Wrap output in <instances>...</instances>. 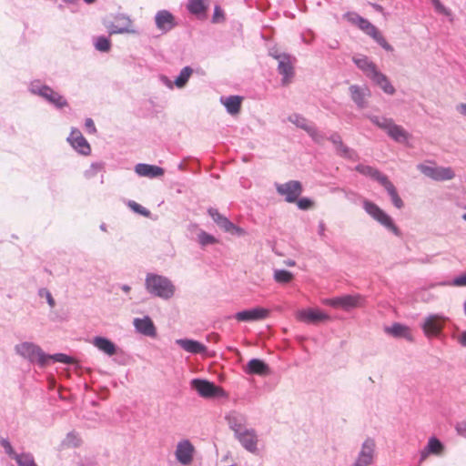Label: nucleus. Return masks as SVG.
Instances as JSON below:
<instances>
[{
    "mask_svg": "<svg viewBox=\"0 0 466 466\" xmlns=\"http://www.w3.org/2000/svg\"><path fill=\"white\" fill-rule=\"evenodd\" d=\"M14 459L18 466H37L33 455L30 453L14 454Z\"/></svg>",
    "mask_w": 466,
    "mask_h": 466,
    "instance_id": "nucleus-42",
    "label": "nucleus"
},
{
    "mask_svg": "<svg viewBox=\"0 0 466 466\" xmlns=\"http://www.w3.org/2000/svg\"><path fill=\"white\" fill-rule=\"evenodd\" d=\"M65 441L67 445H71L73 447H77L80 445V439H79L78 435L73 431L69 432L66 435Z\"/></svg>",
    "mask_w": 466,
    "mask_h": 466,
    "instance_id": "nucleus-52",
    "label": "nucleus"
},
{
    "mask_svg": "<svg viewBox=\"0 0 466 466\" xmlns=\"http://www.w3.org/2000/svg\"><path fill=\"white\" fill-rule=\"evenodd\" d=\"M67 140L71 146L82 155L87 156L90 154V146L77 128H72Z\"/></svg>",
    "mask_w": 466,
    "mask_h": 466,
    "instance_id": "nucleus-16",
    "label": "nucleus"
},
{
    "mask_svg": "<svg viewBox=\"0 0 466 466\" xmlns=\"http://www.w3.org/2000/svg\"><path fill=\"white\" fill-rule=\"evenodd\" d=\"M236 439L248 451L255 453L258 451V435L254 429L246 428L235 435Z\"/></svg>",
    "mask_w": 466,
    "mask_h": 466,
    "instance_id": "nucleus-12",
    "label": "nucleus"
},
{
    "mask_svg": "<svg viewBox=\"0 0 466 466\" xmlns=\"http://www.w3.org/2000/svg\"><path fill=\"white\" fill-rule=\"evenodd\" d=\"M459 342L461 346L466 347V330L461 333Z\"/></svg>",
    "mask_w": 466,
    "mask_h": 466,
    "instance_id": "nucleus-61",
    "label": "nucleus"
},
{
    "mask_svg": "<svg viewBox=\"0 0 466 466\" xmlns=\"http://www.w3.org/2000/svg\"><path fill=\"white\" fill-rule=\"evenodd\" d=\"M288 120L294 124L297 127L303 129L307 133L313 126L306 117L299 114H292L288 117Z\"/></svg>",
    "mask_w": 466,
    "mask_h": 466,
    "instance_id": "nucleus-38",
    "label": "nucleus"
},
{
    "mask_svg": "<svg viewBox=\"0 0 466 466\" xmlns=\"http://www.w3.org/2000/svg\"><path fill=\"white\" fill-rule=\"evenodd\" d=\"M45 292H46V301H47L48 305L51 308L55 307L56 302H55V299L52 297L51 293L48 290H45Z\"/></svg>",
    "mask_w": 466,
    "mask_h": 466,
    "instance_id": "nucleus-59",
    "label": "nucleus"
},
{
    "mask_svg": "<svg viewBox=\"0 0 466 466\" xmlns=\"http://www.w3.org/2000/svg\"><path fill=\"white\" fill-rule=\"evenodd\" d=\"M269 310L261 307L238 311L234 315L238 321L251 322L265 319L268 317Z\"/></svg>",
    "mask_w": 466,
    "mask_h": 466,
    "instance_id": "nucleus-11",
    "label": "nucleus"
},
{
    "mask_svg": "<svg viewBox=\"0 0 466 466\" xmlns=\"http://www.w3.org/2000/svg\"><path fill=\"white\" fill-rule=\"evenodd\" d=\"M246 373L259 376H267L270 373L269 367L259 359L250 360L245 369Z\"/></svg>",
    "mask_w": 466,
    "mask_h": 466,
    "instance_id": "nucleus-26",
    "label": "nucleus"
},
{
    "mask_svg": "<svg viewBox=\"0 0 466 466\" xmlns=\"http://www.w3.org/2000/svg\"><path fill=\"white\" fill-rule=\"evenodd\" d=\"M324 232H325V225H324L323 222H320L319 225V234L320 236H323Z\"/></svg>",
    "mask_w": 466,
    "mask_h": 466,
    "instance_id": "nucleus-63",
    "label": "nucleus"
},
{
    "mask_svg": "<svg viewBox=\"0 0 466 466\" xmlns=\"http://www.w3.org/2000/svg\"><path fill=\"white\" fill-rule=\"evenodd\" d=\"M417 169L424 176L435 181L451 180L455 177V173L451 167L429 166L421 163L417 165Z\"/></svg>",
    "mask_w": 466,
    "mask_h": 466,
    "instance_id": "nucleus-5",
    "label": "nucleus"
},
{
    "mask_svg": "<svg viewBox=\"0 0 466 466\" xmlns=\"http://www.w3.org/2000/svg\"><path fill=\"white\" fill-rule=\"evenodd\" d=\"M374 125H376L380 129L388 132L391 125L394 121L391 118H387L385 116H379L374 115H367L366 116Z\"/></svg>",
    "mask_w": 466,
    "mask_h": 466,
    "instance_id": "nucleus-39",
    "label": "nucleus"
},
{
    "mask_svg": "<svg viewBox=\"0 0 466 466\" xmlns=\"http://www.w3.org/2000/svg\"><path fill=\"white\" fill-rule=\"evenodd\" d=\"M208 215L211 217L213 221L225 231L228 226L230 225V220L220 214L217 208H209L208 209Z\"/></svg>",
    "mask_w": 466,
    "mask_h": 466,
    "instance_id": "nucleus-36",
    "label": "nucleus"
},
{
    "mask_svg": "<svg viewBox=\"0 0 466 466\" xmlns=\"http://www.w3.org/2000/svg\"><path fill=\"white\" fill-rule=\"evenodd\" d=\"M136 330L142 335L154 338L157 335L156 327L148 316L144 318H136L133 321Z\"/></svg>",
    "mask_w": 466,
    "mask_h": 466,
    "instance_id": "nucleus-21",
    "label": "nucleus"
},
{
    "mask_svg": "<svg viewBox=\"0 0 466 466\" xmlns=\"http://www.w3.org/2000/svg\"><path fill=\"white\" fill-rule=\"evenodd\" d=\"M195 448L188 440L179 441L176 449V459L183 465H188L193 460Z\"/></svg>",
    "mask_w": 466,
    "mask_h": 466,
    "instance_id": "nucleus-15",
    "label": "nucleus"
},
{
    "mask_svg": "<svg viewBox=\"0 0 466 466\" xmlns=\"http://www.w3.org/2000/svg\"><path fill=\"white\" fill-rule=\"evenodd\" d=\"M116 22H123V26L117 25V24H115L112 22L106 24V27L109 35L134 33L135 32L134 30L131 29L132 21L127 15H116Z\"/></svg>",
    "mask_w": 466,
    "mask_h": 466,
    "instance_id": "nucleus-20",
    "label": "nucleus"
},
{
    "mask_svg": "<svg viewBox=\"0 0 466 466\" xmlns=\"http://www.w3.org/2000/svg\"><path fill=\"white\" fill-rule=\"evenodd\" d=\"M429 455H431V453L429 451H427V449L424 447V449L421 450L420 452L419 462L421 463L422 461H424Z\"/></svg>",
    "mask_w": 466,
    "mask_h": 466,
    "instance_id": "nucleus-60",
    "label": "nucleus"
},
{
    "mask_svg": "<svg viewBox=\"0 0 466 466\" xmlns=\"http://www.w3.org/2000/svg\"><path fill=\"white\" fill-rule=\"evenodd\" d=\"M135 171L140 177H147L150 178L164 175V169L162 167L144 163L137 164Z\"/></svg>",
    "mask_w": 466,
    "mask_h": 466,
    "instance_id": "nucleus-25",
    "label": "nucleus"
},
{
    "mask_svg": "<svg viewBox=\"0 0 466 466\" xmlns=\"http://www.w3.org/2000/svg\"><path fill=\"white\" fill-rule=\"evenodd\" d=\"M347 15L349 17V20L352 24L357 25L360 30H362L365 34H367L370 36L375 34L376 31L378 30V28L374 25H372L369 20L363 18L358 14L349 13Z\"/></svg>",
    "mask_w": 466,
    "mask_h": 466,
    "instance_id": "nucleus-23",
    "label": "nucleus"
},
{
    "mask_svg": "<svg viewBox=\"0 0 466 466\" xmlns=\"http://www.w3.org/2000/svg\"><path fill=\"white\" fill-rule=\"evenodd\" d=\"M54 360L55 362H60L65 364H72L74 363V359L64 353H56L53 355L47 354L46 357V365L49 363V360Z\"/></svg>",
    "mask_w": 466,
    "mask_h": 466,
    "instance_id": "nucleus-43",
    "label": "nucleus"
},
{
    "mask_svg": "<svg viewBox=\"0 0 466 466\" xmlns=\"http://www.w3.org/2000/svg\"><path fill=\"white\" fill-rule=\"evenodd\" d=\"M388 136L390 137L396 142H405L409 138L408 132L400 126L393 123L387 132Z\"/></svg>",
    "mask_w": 466,
    "mask_h": 466,
    "instance_id": "nucleus-34",
    "label": "nucleus"
},
{
    "mask_svg": "<svg viewBox=\"0 0 466 466\" xmlns=\"http://www.w3.org/2000/svg\"><path fill=\"white\" fill-rule=\"evenodd\" d=\"M277 192L285 198L289 203L297 201L299 196L302 192V186L299 181L290 180L284 184L276 185Z\"/></svg>",
    "mask_w": 466,
    "mask_h": 466,
    "instance_id": "nucleus-7",
    "label": "nucleus"
},
{
    "mask_svg": "<svg viewBox=\"0 0 466 466\" xmlns=\"http://www.w3.org/2000/svg\"><path fill=\"white\" fill-rule=\"evenodd\" d=\"M187 8L190 14L201 15L208 10V4L206 0H189Z\"/></svg>",
    "mask_w": 466,
    "mask_h": 466,
    "instance_id": "nucleus-35",
    "label": "nucleus"
},
{
    "mask_svg": "<svg viewBox=\"0 0 466 466\" xmlns=\"http://www.w3.org/2000/svg\"><path fill=\"white\" fill-rule=\"evenodd\" d=\"M191 388L195 390L201 397L211 398L218 395L222 389L217 387L213 382L206 380L194 379L191 380Z\"/></svg>",
    "mask_w": 466,
    "mask_h": 466,
    "instance_id": "nucleus-10",
    "label": "nucleus"
},
{
    "mask_svg": "<svg viewBox=\"0 0 466 466\" xmlns=\"http://www.w3.org/2000/svg\"><path fill=\"white\" fill-rule=\"evenodd\" d=\"M273 279L277 283L287 284L293 279V274L286 269H275Z\"/></svg>",
    "mask_w": 466,
    "mask_h": 466,
    "instance_id": "nucleus-40",
    "label": "nucleus"
},
{
    "mask_svg": "<svg viewBox=\"0 0 466 466\" xmlns=\"http://www.w3.org/2000/svg\"><path fill=\"white\" fill-rule=\"evenodd\" d=\"M381 47L385 49L386 51H393V47L386 41L383 45H381Z\"/></svg>",
    "mask_w": 466,
    "mask_h": 466,
    "instance_id": "nucleus-62",
    "label": "nucleus"
},
{
    "mask_svg": "<svg viewBox=\"0 0 466 466\" xmlns=\"http://www.w3.org/2000/svg\"><path fill=\"white\" fill-rule=\"evenodd\" d=\"M85 127H86V130L88 131V133H90V134H94L96 132L95 123L91 118L86 119Z\"/></svg>",
    "mask_w": 466,
    "mask_h": 466,
    "instance_id": "nucleus-56",
    "label": "nucleus"
},
{
    "mask_svg": "<svg viewBox=\"0 0 466 466\" xmlns=\"http://www.w3.org/2000/svg\"><path fill=\"white\" fill-rule=\"evenodd\" d=\"M274 58L279 61L278 71L283 76L282 84L286 85L294 76L293 62L295 58L288 54L274 56Z\"/></svg>",
    "mask_w": 466,
    "mask_h": 466,
    "instance_id": "nucleus-9",
    "label": "nucleus"
},
{
    "mask_svg": "<svg viewBox=\"0 0 466 466\" xmlns=\"http://www.w3.org/2000/svg\"><path fill=\"white\" fill-rule=\"evenodd\" d=\"M431 1L432 5L434 6L435 11L438 14H441V15H443L449 17L451 21L453 20V16H452L451 11L449 8H447L446 6H444L440 2V0H431Z\"/></svg>",
    "mask_w": 466,
    "mask_h": 466,
    "instance_id": "nucleus-46",
    "label": "nucleus"
},
{
    "mask_svg": "<svg viewBox=\"0 0 466 466\" xmlns=\"http://www.w3.org/2000/svg\"><path fill=\"white\" fill-rule=\"evenodd\" d=\"M298 319L308 324H317L329 319V316L319 309H307L298 312Z\"/></svg>",
    "mask_w": 466,
    "mask_h": 466,
    "instance_id": "nucleus-17",
    "label": "nucleus"
},
{
    "mask_svg": "<svg viewBox=\"0 0 466 466\" xmlns=\"http://www.w3.org/2000/svg\"><path fill=\"white\" fill-rule=\"evenodd\" d=\"M456 430L461 436L466 438V422L465 421L458 423L456 426Z\"/></svg>",
    "mask_w": 466,
    "mask_h": 466,
    "instance_id": "nucleus-58",
    "label": "nucleus"
},
{
    "mask_svg": "<svg viewBox=\"0 0 466 466\" xmlns=\"http://www.w3.org/2000/svg\"><path fill=\"white\" fill-rule=\"evenodd\" d=\"M298 208L302 210H306L312 206V201L309 198H303L298 200Z\"/></svg>",
    "mask_w": 466,
    "mask_h": 466,
    "instance_id": "nucleus-55",
    "label": "nucleus"
},
{
    "mask_svg": "<svg viewBox=\"0 0 466 466\" xmlns=\"http://www.w3.org/2000/svg\"><path fill=\"white\" fill-rule=\"evenodd\" d=\"M328 139L333 144L336 149V153L339 157L350 160H356L358 158L357 152L344 145L342 138L339 133L333 132L332 134H330Z\"/></svg>",
    "mask_w": 466,
    "mask_h": 466,
    "instance_id": "nucleus-14",
    "label": "nucleus"
},
{
    "mask_svg": "<svg viewBox=\"0 0 466 466\" xmlns=\"http://www.w3.org/2000/svg\"><path fill=\"white\" fill-rule=\"evenodd\" d=\"M440 285L464 287V286H466V273L454 278L451 281L441 282V283H440Z\"/></svg>",
    "mask_w": 466,
    "mask_h": 466,
    "instance_id": "nucleus-48",
    "label": "nucleus"
},
{
    "mask_svg": "<svg viewBox=\"0 0 466 466\" xmlns=\"http://www.w3.org/2000/svg\"><path fill=\"white\" fill-rule=\"evenodd\" d=\"M363 208L374 220H376L385 228L391 231L395 236H400V230L394 224L392 218L377 204L370 200H364Z\"/></svg>",
    "mask_w": 466,
    "mask_h": 466,
    "instance_id": "nucleus-2",
    "label": "nucleus"
},
{
    "mask_svg": "<svg viewBox=\"0 0 466 466\" xmlns=\"http://www.w3.org/2000/svg\"><path fill=\"white\" fill-rule=\"evenodd\" d=\"M1 446L5 449V451L14 459V454H16L10 443V441L7 439L2 438L0 440Z\"/></svg>",
    "mask_w": 466,
    "mask_h": 466,
    "instance_id": "nucleus-54",
    "label": "nucleus"
},
{
    "mask_svg": "<svg viewBox=\"0 0 466 466\" xmlns=\"http://www.w3.org/2000/svg\"><path fill=\"white\" fill-rule=\"evenodd\" d=\"M225 20L224 11L221 9L219 5H215L214 14L212 16V23H220Z\"/></svg>",
    "mask_w": 466,
    "mask_h": 466,
    "instance_id": "nucleus-53",
    "label": "nucleus"
},
{
    "mask_svg": "<svg viewBox=\"0 0 466 466\" xmlns=\"http://www.w3.org/2000/svg\"><path fill=\"white\" fill-rule=\"evenodd\" d=\"M225 232L230 233L232 235L237 236H244L246 235V230L238 226H236L234 223L230 221V225L227 227Z\"/></svg>",
    "mask_w": 466,
    "mask_h": 466,
    "instance_id": "nucleus-51",
    "label": "nucleus"
},
{
    "mask_svg": "<svg viewBox=\"0 0 466 466\" xmlns=\"http://www.w3.org/2000/svg\"><path fill=\"white\" fill-rule=\"evenodd\" d=\"M226 420L229 426V428L234 431V435L245 430L247 424V417L238 411H230L226 416Z\"/></svg>",
    "mask_w": 466,
    "mask_h": 466,
    "instance_id": "nucleus-22",
    "label": "nucleus"
},
{
    "mask_svg": "<svg viewBox=\"0 0 466 466\" xmlns=\"http://www.w3.org/2000/svg\"><path fill=\"white\" fill-rule=\"evenodd\" d=\"M349 90L350 97L357 106L360 109L365 108L367 106L366 98L370 96V89L365 86L351 85Z\"/></svg>",
    "mask_w": 466,
    "mask_h": 466,
    "instance_id": "nucleus-19",
    "label": "nucleus"
},
{
    "mask_svg": "<svg viewBox=\"0 0 466 466\" xmlns=\"http://www.w3.org/2000/svg\"><path fill=\"white\" fill-rule=\"evenodd\" d=\"M445 320V317L438 314H431L426 317L421 324L425 336L428 338L439 336L443 329Z\"/></svg>",
    "mask_w": 466,
    "mask_h": 466,
    "instance_id": "nucleus-6",
    "label": "nucleus"
},
{
    "mask_svg": "<svg viewBox=\"0 0 466 466\" xmlns=\"http://www.w3.org/2000/svg\"><path fill=\"white\" fill-rule=\"evenodd\" d=\"M145 288L150 295L165 300L171 299L176 291L175 285L168 278L155 273L147 274Z\"/></svg>",
    "mask_w": 466,
    "mask_h": 466,
    "instance_id": "nucleus-1",
    "label": "nucleus"
},
{
    "mask_svg": "<svg viewBox=\"0 0 466 466\" xmlns=\"http://www.w3.org/2000/svg\"><path fill=\"white\" fill-rule=\"evenodd\" d=\"M370 37H372L380 46L384 44V42H386V39L379 30H377L376 33L373 34Z\"/></svg>",
    "mask_w": 466,
    "mask_h": 466,
    "instance_id": "nucleus-57",
    "label": "nucleus"
},
{
    "mask_svg": "<svg viewBox=\"0 0 466 466\" xmlns=\"http://www.w3.org/2000/svg\"><path fill=\"white\" fill-rule=\"evenodd\" d=\"M192 73L193 70L190 66H185L184 68H182L179 75L175 79V85L179 88L185 86Z\"/></svg>",
    "mask_w": 466,
    "mask_h": 466,
    "instance_id": "nucleus-41",
    "label": "nucleus"
},
{
    "mask_svg": "<svg viewBox=\"0 0 466 466\" xmlns=\"http://www.w3.org/2000/svg\"><path fill=\"white\" fill-rule=\"evenodd\" d=\"M198 239L199 244L203 247L208 246V245H212V244H215L218 242V240L215 237H213L212 235H210L205 231H201L198 235Z\"/></svg>",
    "mask_w": 466,
    "mask_h": 466,
    "instance_id": "nucleus-47",
    "label": "nucleus"
},
{
    "mask_svg": "<svg viewBox=\"0 0 466 466\" xmlns=\"http://www.w3.org/2000/svg\"><path fill=\"white\" fill-rule=\"evenodd\" d=\"M385 331L395 338L410 339L409 328L400 323H393L390 327H386Z\"/></svg>",
    "mask_w": 466,
    "mask_h": 466,
    "instance_id": "nucleus-33",
    "label": "nucleus"
},
{
    "mask_svg": "<svg viewBox=\"0 0 466 466\" xmlns=\"http://www.w3.org/2000/svg\"><path fill=\"white\" fill-rule=\"evenodd\" d=\"M355 170L364 176L373 178L374 180L378 181L380 185L384 182V179H388V177L386 175L382 174L377 168L370 166L359 164L358 166H356Z\"/></svg>",
    "mask_w": 466,
    "mask_h": 466,
    "instance_id": "nucleus-29",
    "label": "nucleus"
},
{
    "mask_svg": "<svg viewBox=\"0 0 466 466\" xmlns=\"http://www.w3.org/2000/svg\"><path fill=\"white\" fill-rule=\"evenodd\" d=\"M104 166L102 163H93L90 167L86 170L85 177L86 178L94 177L98 172L103 169Z\"/></svg>",
    "mask_w": 466,
    "mask_h": 466,
    "instance_id": "nucleus-50",
    "label": "nucleus"
},
{
    "mask_svg": "<svg viewBox=\"0 0 466 466\" xmlns=\"http://www.w3.org/2000/svg\"><path fill=\"white\" fill-rule=\"evenodd\" d=\"M363 298L360 295H345L337 297L329 300V305L335 308H342L345 310H350L360 307L363 302Z\"/></svg>",
    "mask_w": 466,
    "mask_h": 466,
    "instance_id": "nucleus-13",
    "label": "nucleus"
},
{
    "mask_svg": "<svg viewBox=\"0 0 466 466\" xmlns=\"http://www.w3.org/2000/svg\"><path fill=\"white\" fill-rule=\"evenodd\" d=\"M128 207L136 213L137 214H140L144 217H149L150 215V211L148 209H147L146 208H144L143 206H141L140 204L135 202V201H132L130 200L128 202Z\"/></svg>",
    "mask_w": 466,
    "mask_h": 466,
    "instance_id": "nucleus-49",
    "label": "nucleus"
},
{
    "mask_svg": "<svg viewBox=\"0 0 466 466\" xmlns=\"http://www.w3.org/2000/svg\"><path fill=\"white\" fill-rule=\"evenodd\" d=\"M375 454V441L367 439L361 445L360 451L351 466H370L373 463Z\"/></svg>",
    "mask_w": 466,
    "mask_h": 466,
    "instance_id": "nucleus-8",
    "label": "nucleus"
},
{
    "mask_svg": "<svg viewBox=\"0 0 466 466\" xmlns=\"http://www.w3.org/2000/svg\"><path fill=\"white\" fill-rule=\"evenodd\" d=\"M352 61L369 78L378 70L377 66L366 56H353Z\"/></svg>",
    "mask_w": 466,
    "mask_h": 466,
    "instance_id": "nucleus-27",
    "label": "nucleus"
},
{
    "mask_svg": "<svg viewBox=\"0 0 466 466\" xmlns=\"http://www.w3.org/2000/svg\"><path fill=\"white\" fill-rule=\"evenodd\" d=\"M427 451L432 455H441L445 450L443 443L436 437H431L425 446Z\"/></svg>",
    "mask_w": 466,
    "mask_h": 466,
    "instance_id": "nucleus-37",
    "label": "nucleus"
},
{
    "mask_svg": "<svg viewBox=\"0 0 466 466\" xmlns=\"http://www.w3.org/2000/svg\"><path fill=\"white\" fill-rule=\"evenodd\" d=\"M17 354L26 359L31 363H37L40 367L46 366V357L42 349L32 342H23L15 346Z\"/></svg>",
    "mask_w": 466,
    "mask_h": 466,
    "instance_id": "nucleus-3",
    "label": "nucleus"
},
{
    "mask_svg": "<svg viewBox=\"0 0 466 466\" xmlns=\"http://www.w3.org/2000/svg\"><path fill=\"white\" fill-rule=\"evenodd\" d=\"M176 344L192 354H201L207 351V347L204 344L190 339H178L176 340Z\"/></svg>",
    "mask_w": 466,
    "mask_h": 466,
    "instance_id": "nucleus-24",
    "label": "nucleus"
},
{
    "mask_svg": "<svg viewBox=\"0 0 466 466\" xmlns=\"http://www.w3.org/2000/svg\"><path fill=\"white\" fill-rule=\"evenodd\" d=\"M93 345L108 356H113L116 353V346L106 338L99 336L95 337L93 339Z\"/></svg>",
    "mask_w": 466,
    "mask_h": 466,
    "instance_id": "nucleus-30",
    "label": "nucleus"
},
{
    "mask_svg": "<svg viewBox=\"0 0 466 466\" xmlns=\"http://www.w3.org/2000/svg\"><path fill=\"white\" fill-rule=\"evenodd\" d=\"M95 47L101 52H107L111 48L110 39L106 36H98L95 42Z\"/></svg>",
    "mask_w": 466,
    "mask_h": 466,
    "instance_id": "nucleus-45",
    "label": "nucleus"
},
{
    "mask_svg": "<svg viewBox=\"0 0 466 466\" xmlns=\"http://www.w3.org/2000/svg\"><path fill=\"white\" fill-rule=\"evenodd\" d=\"M370 79L372 82H374L377 86H379L383 90L384 93L388 95L395 94L396 90L394 86L391 85L387 76L381 73L379 69L373 74V76Z\"/></svg>",
    "mask_w": 466,
    "mask_h": 466,
    "instance_id": "nucleus-28",
    "label": "nucleus"
},
{
    "mask_svg": "<svg viewBox=\"0 0 466 466\" xmlns=\"http://www.w3.org/2000/svg\"><path fill=\"white\" fill-rule=\"evenodd\" d=\"M221 103L226 106L227 111L235 115L240 111L242 97L238 96H229L228 97H221Z\"/></svg>",
    "mask_w": 466,
    "mask_h": 466,
    "instance_id": "nucleus-31",
    "label": "nucleus"
},
{
    "mask_svg": "<svg viewBox=\"0 0 466 466\" xmlns=\"http://www.w3.org/2000/svg\"><path fill=\"white\" fill-rule=\"evenodd\" d=\"M381 186L385 188L387 193L389 194L392 204L397 208L400 209L403 208L404 203L398 194V191L395 187V186L388 179H384V182L381 184Z\"/></svg>",
    "mask_w": 466,
    "mask_h": 466,
    "instance_id": "nucleus-32",
    "label": "nucleus"
},
{
    "mask_svg": "<svg viewBox=\"0 0 466 466\" xmlns=\"http://www.w3.org/2000/svg\"><path fill=\"white\" fill-rule=\"evenodd\" d=\"M30 91L33 94L44 97L46 101L53 104L57 108H62L67 106L66 100L57 92L54 91L48 86H42L40 83L34 82L31 84Z\"/></svg>",
    "mask_w": 466,
    "mask_h": 466,
    "instance_id": "nucleus-4",
    "label": "nucleus"
},
{
    "mask_svg": "<svg viewBox=\"0 0 466 466\" xmlns=\"http://www.w3.org/2000/svg\"><path fill=\"white\" fill-rule=\"evenodd\" d=\"M460 112L466 116V103L460 106Z\"/></svg>",
    "mask_w": 466,
    "mask_h": 466,
    "instance_id": "nucleus-64",
    "label": "nucleus"
},
{
    "mask_svg": "<svg viewBox=\"0 0 466 466\" xmlns=\"http://www.w3.org/2000/svg\"><path fill=\"white\" fill-rule=\"evenodd\" d=\"M155 23L163 33L169 32L177 25L174 15L167 10L158 11L155 15Z\"/></svg>",
    "mask_w": 466,
    "mask_h": 466,
    "instance_id": "nucleus-18",
    "label": "nucleus"
},
{
    "mask_svg": "<svg viewBox=\"0 0 466 466\" xmlns=\"http://www.w3.org/2000/svg\"><path fill=\"white\" fill-rule=\"evenodd\" d=\"M308 135L315 143L319 145L323 144L326 140L325 134L319 131L314 125L309 130Z\"/></svg>",
    "mask_w": 466,
    "mask_h": 466,
    "instance_id": "nucleus-44",
    "label": "nucleus"
}]
</instances>
